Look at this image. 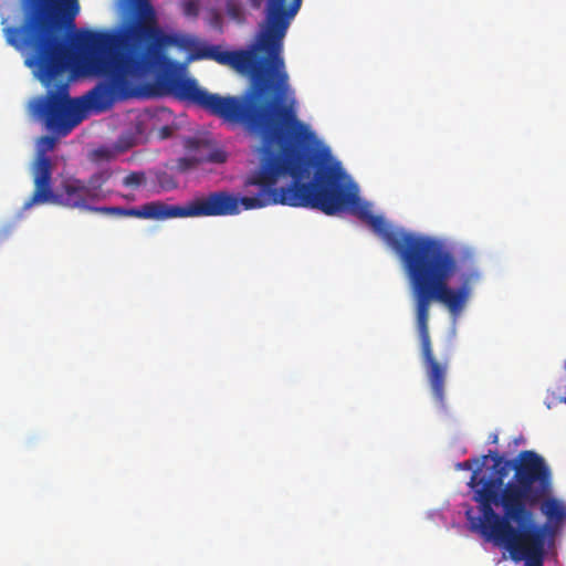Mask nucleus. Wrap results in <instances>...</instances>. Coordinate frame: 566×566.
Masks as SVG:
<instances>
[{"label":"nucleus","instance_id":"nucleus-1","mask_svg":"<svg viewBox=\"0 0 566 566\" xmlns=\"http://www.w3.org/2000/svg\"><path fill=\"white\" fill-rule=\"evenodd\" d=\"M136 18L115 30H81L76 45L84 73L103 77L86 94L71 98L65 75L72 55L60 22L74 27L80 13L78 0H20V22L3 29L9 45L25 55V64L48 88L33 99L32 113L46 128L66 136L88 111L101 113L116 101L136 94V82L159 71L164 62L160 48L172 44L174 38L157 24L148 0H129Z\"/></svg>","mask_w":566,"mask_h":566},{"label":"nucleus","instance_id":"nucleus-2","mask_svg":"<svg viewBox=\"0 0 566 566\" xmlns=\"http://www.w3.org/2000/svg\"><path fill=\"white\" fill-rule=\"evenodd\" d=\"M306 143L295 142L285 126H280V135L271 144L262 138L259 168L247 181L259 187L255 196L239 198L228 191L210 192L185 206L171 205L172 219L234 216L240 213L241 206L251 210L272 205L316 209L327 216L348 211L357 217L403 264L422 360L433 398L439 402V361L429 335L430 307L433 302L439 303V240L395 228L382 216L374 214L369 203L361 201L357 190L345 181L346 174L329 149L305 147Z\"/></svg>","mask_w":566,"mask_h":566},{"label":"nucleus","instance_id":"nucleus-3","mask_svg":"<svg viewBox=\"0 0 566 566\" xmlns=\"http://www.w3.org/2000/svg\"><path fill=\"white\" fill-rule=\"evenodd\" d=\"M303 0H266L265 19L255 48L224 51L219 45L199 44L191 50L192 60H213L241 74L252 76V88L244 101L221 96L198 85L195 78L174 73L160 76L165 91L196 105L230 124L245 128L271 144L280 126L297 143L314 138L310 127L297 118L294 102L284 103L289 75L281 55L282 41Z\"/></svg>","mask_w":566,"mask_h":566},{"label":"nucleus","instance_id":"nucleus-4","mask_svg":"<svg viewBox=\"0 0 566 566\" xmlns=\"http://www.w3.org/2000/svg\"><path fill=\"white\" fill-rule=\"evenodd\" d=\"M548 464L533 450H523L513 460L490 451L468 483L480 512L479 516L472 509L465 512L470 528L492 542L507 518L526 515L524 503L548 490Z\"/></svg>","mask_w":566,"mask_h":566},{"label":"nucleus","instance_id":"nucleus-5","mask_svg":"<svg viewBox=\"0 0 566 566\" xmlns=\"http://www.w3.org/2000/svg\"><path fill=\"white\" fill-rule=\"evenodd\" d=\"M548 490L536 500L524 503L526 515L523 518H507L494 544L503 546L514 562H525V566H544L546 555V525L535 522L534 509L539 506L547 524L557 526L566 521V504L553 496V473L548 467Z\"/></svg>","mask_w":566,"mask_h":566},{"label":"nucleus","instance_id":"nucleus-6","mask_svg":"<svg viewBox=\"0 0 566 566\" xmlns=\"http://www.w3.org/2000/svg\"><path fill=\"white\" fill-rule=\"evenodd\" d=\"M34 189L29 199L23 203V209H30L33 206L53 203L70 209H81L93 211L91 201H95L85 186V181L77 178H67L63 180L57 190L53 189L52 177H41L40 182L33 185Z\"/></svg>","mask_w":566,"mask_h":566},{"label":"nucleus","instance_id":"nucleus-7","mask_svg":"<svg viewBox=\"0 0 566 566\" xmlns=\"http://www.w3.org/2000/svg\"><path fill=\"white\" fill-rule=\"evenodd\" d=\"M94 212L117 217H133L138 219L148 220H168L172 219L171 205L163 201H150L142 205L140 207L124 208V207H98L94 208Z\"/></svg>","mask_w":566,"mask_h":566},{"label":"nucleus","instance_id":"nucleus-8","mask_svg":"<svg viewBox=\"0 0 566 566\" xmlns=\"http://www.w3.org/2000/svg\"><path fill=\"white\" fill-rule=\"evenodd\" d=\"M56 144V137L42 136L38 142L36 154L31 165L33 185L40 182L41 177L49 178L53 175V163L46 155L52 151Z\"/></svg>","mask_w":566,"mask_h":566},{"label":"nucleus","instance_id":"nucleus-9","mask_svg":"<svg viewBox=\"0 0 566 566\" xmlns=\"http://www.w3.org/2000/svg\"><path fill=\"white\" fill-rule=\"evenodd\" d=\"M111 177L112 171L109 169H104L93 174L85 182V186L95 201L104 198L102 187L111 179Z\"/></svg>","mask_w":566,"mask_h":566},{"label":"nucleus","instance_id":"nucleus-10","mask_svg":"<svg viewBox=\"0 0 566 566\" xmlns=\"http://www.w3.org/2000/svg\"><path fill=\"white\" fill-rule=\"evenodd\" d=\"M200 160H207L210 163L222 164L227 160V154L222 150H213V151L209 153V155L207 157L200 158V159L181 158V159H179V167L181 169L186 170V169H189L190 167H192L195 165V163L200 161Z\"/></svg>","mask_w":566,"mask_h":566},{"label":"nucleus","instance_id":"nucleus-11","mask_svg":"<svg viewBox=\"0 0 566 566\" xmlns=\"http://www.w3.org/2000/svg\"><path fill=\"white\" fill-rule=\"evenodd\" d=\"M146 182L144 171H132L124 179L123 185L127 188H138Z\"/></svg>","mask_w":566,"mask_h":566},{"label":"nucleus","instance_id":"nucleus-12","mask_svg":"<svg viewBox=\"0 0 566 566\" xmlns=\"http://www.w3.org/2000/svg\"><path fill=\"white\" fill-rule=\"evenodd\" d=\"M226 11L235 21L241 22L244 18L242 4L238 0H227Z\"/></svg>","mask_w":566,"mask_h":566},{"label":"nucleus","instance_id":"nucleus-13","mask_svg":"<svg viewBox=\"0 0 566 566\" xmlns=\"http://www.w3.org/2000/svg\"><path fill=\"white\" fill-rule=\"evenodd\" d=\"M184 14L187 17H197L199 13V3L197 0H187L182 4Z\"/></svg>","mask_w":566,"mask_h":566},{"label":"nucleus","instance_id":"nucleus-14","mask_svg":"<svg viewBox=\"0 0 566 566\" xmlns=\"http://www.w3.org/2000/svg\"><path fill=\"white\" fill-rule=\"evenodd\" d=\"M95 156L103 160H112L115 157V154L113 150L108 148H99L95 150Z\"/></svg>","mask_w":566,"mask_h":566},{"label":"nucleus","instance_id":"nucleus-15","mask_svg":"<svg viewBox=\"0 0 566 566\" xmlns=\"http://www.w3.org/2000/svg\"><path fill=\"white\" fill-rule=\"evenodd\" d=\"M479 463L478 459H469L457 464L459 470H472L473 465Z\"/></svg>","mask_w":566,"mask_h":566},{"label":"nucleus","instance_id":"nucleus-16","mask_svg":"<svg viewBox=\"0 0 566 566\" xmlns=\"http://www.w3.org/2000/svg\"><path fill=\"white\" fill-rule=\"evenodd\" d=\"M171 135V128L169 126H164L160 129V137L161 138H168Z\"/></svg>","mask_w":566,"mask_h":566},{"label":"nucleus","instance_id":"nucleus-17","mask_svg":"<svg viewBox=\"0 0 566 566\" xmlns=\"http://www.w3.org/2000/svg\"><path fill=\"white\" fill-rule=\"evenodd\" d=\"M196 144H198V142H197L196 139H189V140L187 142V147H188V148H191V147H193Z\"/></svg>","mask_w":566,"mask_h":566},{"label":"nucleus","instance_id":"nucleus-18","mask_svg":"<svg viewBox=\"0 0 566 566\" xmlns=\"http://www.w3.org/2000/svg\"><path fill=\"white\" fill-rule=\"evenodd\" d=\"M490 439H491V441H492L493 443H496V442H497V434H492V436L490 437Z\"/></svg>","mask_w":566,"mask_h":566},{"label":"nucleus","instance_id":"nucleus-19","mask_svg":"<svg viewBox=\"0 0 566 566\" xmlns=\"http://www.w3.org/2000/svg\"><path fill=\"white\" fill-rule=\"evenodd\" d=\"M254 7H259L260 0H251Z\"/></svg>","mask_w":566,"mask_h":566},{"label":"nucleus","instance_id":"nucleus-20","mask_svg":"<svg viewBox=\"0 0 566 566\" xmlns=\"http://www.w3.org/2000/svg\"><path fill=\"white\" fill-rule=\"evenodd\" d=\"M564 368L566 369V360H565V365H564Z\"/></svg>","mask_w":566,"mask_h":566}]
</instances>
